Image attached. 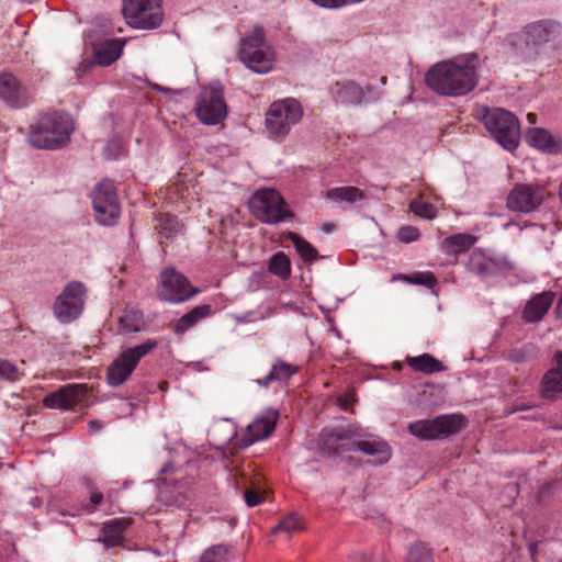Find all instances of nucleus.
Returning a JSON list of instances; mask_svg holds the SVG:
<instances>
[{"instance_id": "46", "label": "nucleus", "mask_w": 562, "mask_h": 562, "mask_svg": "<svg viewBox=\"0 0 562 562\" xmlns=\"http://www.w3.org/2000/svg\"><path fill=\"white\" fill-rule=\"evenodd\" d=\"M509 359L514 362H520L525 359L522 351L516 350L509 355Z\"/></svg>"}, {"instance_id": "33", "label": "nucleus", "mask_w": 562, "mask_h": 562, "mask_svg": "<svg viewBox=\"0 0 562 562\" xmlns=\"http://www.w3.org/2000/svg\"><path fill=\"white\" fill-rule=\"evenodd\" d=\"M288 238L293 243L297 254L304 261L313 262L318 259V251L315 247L294 232L288 233Z\"/></svg>"}, {"instance_id": "43", "label": "nucleus", "mask_w": 562, "mask_h": 562, "mask_svg": "<svg viewBox=\"0 0 562 562\" xmlns=\"http://www.w3.org/2000/svg\"><path fill=\"white\" fill-rule=\"evenodd\" d=\"M244 498H245L246 504L249 507L258 506L265 499L263 494L259 490H256V488H247L244 492Z\"/></svg>"}, {"instance_id": "23", "label": "nucleus", "mask_w": 562, "mask_h": 562, "mask_svg": "<svg viewBox=\"0 0 562 562\" xmlns=\"http://www.w3.org/2000/svg\"><path fill=\"white\" fill-rule=\"evenodd\" d=\"M526 140L531 147L547 154L557 155L562 151V140L555 139L553 135L544 128H529L526 133Z\"/></svg>"}, {"instance_id": "52", "label": "nucleus", "mask_w": 562, "mask_h": 562, "mask_svg": "<svg viewBox=\"0 0 562 562\" xmlns=\"http://www.w3.org/2000/svg\"><path fill=\"white\" fill-rule=\"evenodd\" d=\"M527 119H528V122H529L530 124H535V123H536V121H537V115H536L535 113H529V114L527 115Z\"/></svg>"}, {"instance_id": "36", "label": "nucleus", "mask_w": 562, "mask_h": 562, "mask_svg": "<svg viewBox=\"0 0 562 562\" xmlns=\"http://www.w3.org/2000/svg\"><path fill=\"white\" fill-rule=\"evenodd\" d=\"M119 324L123 333L137 331L142 324V314L138 311H128L120 317Z\"/></svg>"}, {"instance_id": "4", "label": "nucleus", "mask_w": 562, "mask_h": 562, "mask_svg": "<svg viewBox=\"0 0 562 562\" xmlns=\"http://www.w3.org/2000/svg\"><path fill=\"white\" fill-rule=\"evenodd\" d=\"M482 121L488 132L505 149L514 150L518 147L520 125L517 117L504 109L482 110Z\"/></svg>"}, {"instance_id": "53", "label": "nucleus", "mask_w": 562, "mask_h": 562, "mask_svg": "<svg viewBox=\"0 0 562 562\" xmlns=\"http://www.w3.org/2000/svg\"><path fill=\"white\" fill-rule=\"evenodd\" d=\"M559 196L562 202V181H561L560 189H559Z\"/></svg>"}, {"instance_id": "2", "label": "nucleus", "mask_w": 562, "mask_h": 562, "mask_svg": "<svg viewBox=\"0 0 562 562\" xmlns=\"http://www.w3.org/2000/svg\"><path fill=\"white\" fill-rule=\"evenodd\" d=\"M75 131L69 114L61 111L40 114L29 127V143L40 149L55 150L64 147Z\"/></svg>"}, {"instance_id": "30", "label": "nucleus", "mask_w": 562, "mask_h": 562, "mask_svg": "<svg viewBox=\"0 0 562 562\" xmlns=\"http://www.w3.org/2000/svg\"><path fill=\"white\" fill-rule=\"evenodd\" d=\"M130 520L125 518L112 519L103 526V542L106 547H115L121 543L124 531L128 528Z\"/></svg>"}, {"instance_id": "32", "label": "nucleus", "mask_w": 562, "mask_h": 562, "mask_svg": "<svg viewBox=\"0 0 562 562\" xmlns=\"http://www.w3.org/2000/svg\"><path fill=\"white\" fill-rule=\"evenodd\" d=\"M324 196L328 200L356 203L364 199V193L357 187H338L327 190Z\"/></svg>"}, {"instance_id": "5", "label": "nucleus", "mask_w": 562, "mask_h": 562, "mask_svg": "<svg viewBox=\"0 0 562 562\" xmlns=\"http://www.w3.org/2000/svg\"><path fill=\"white\" fill-rule=\"evenodd\" d=\"M156 340L145 342L123 350L120 356L109 366L106 381L111 386H120L131 376L140 359L157 347Z\"/></svg>"}, {"instance_id": "22", "label": "nucleus", "mask_w": 562, "mask_h": 562, "mask_svg": "<svg viewBox=\"0 0 562 562\" xmlns=\"http://www.w3.org/2000/svg\"><path fill=\"white\" fill-rule=\"evenodd\" d=\"M555 299L552 291H543L532 296L525 305L521 317L526 323H538L548 313Z\"/></svg>"}, {"instance_id": "48", "label": "nucleus", "mask_w": 562, "mask_h": 562, "mask_svg": "<svg viewBox=\"0 0 562 562\" xmlns=\"http://www.w3.org/2000/svg\"><path fill=\"white\" fill-rule=\"evenodd\" d=\"M367 562H387L383 553H373Z\"/></svg>"}, {"instance_id": "8", "label": "nucleus", "mask_w": 562, "mask_h": 562, "mask_svg": "<svg viewBox=\"0 0 562 562\" xmlns=\"http://www.w3.org/2000/svg\"><path fill=\"white\" fill-rule=\"evenodd\" d=\"M462 415H440L432 419H422L411 423L408 431L420 440H435L454 435L464 426Z\"/></svg>"}, {"instance_id": "21", "label": "nucleus", "mask_w": 562, "mask_h": 562, "mask_svg": "<svg viewBox=\"0 0 562 562\" xmlns=\"http://www.w3.org/2000/svg\"><path fill=\"white\" fill-rule=\"evenodd\" d=\"M555 367L548 370L541 379L540 395L548 401H557L562 394V350L554 355Z\"/></svg>"}, {"instance_id": "15", "label": "nucleus", "mask_w": 562, "mask_h": 562, "mask_svg": "<svg viewBox=\"0 0 562 562\" xmlns=\"http://www.w3.org/2000/svg\"><path fill=\"white\" fill-rule=\"evenodd\" d=\"M278 418V411H265L247 426L246 431L241 437H236L234 445L239 448H246L258 440L268 438L274 431Z\"/></svg>"}, {"instance_id": "19", "label": "nucleus", "mask_w": 562, "mask_h": 562, "mask_svg": "<svg viewBox=\"0 0 562 562\" xmlns=\"http://www.w3.org/2000/svg\"><path fill=\"white\" fill-rule=\"evenodd\" d=\"M0 98L11 108H24L30 102V93L12 74L0 75Z\"/></svg>"}, {"instance_id": "44", "label": "nucleus", "mask_w": 562, "mask_h": 562, "mask_svg": "<svg viewBox=\"0 0 562 562\" xmlns=\"http://www.w3.org/2000/svg\"><path fill=\"white\" fill-rule=\"evenodd\" d=\"M398 239L403 243H411L417 240L419 237V232L416 227L413 226H404L398 231Z\"/></svg>"}, {"instance_id": "25", "label": "nucleus", "mask_w": 562, "mask_h": 562, "mask_svg": "<svg viewBox=\"0 0 562 562\" xmlns=\"http://www.w3.org/2000/svg\"><path fill=\"white\" fill-rule=\"evenodd\" d=\"M467 268L480 278L493 277L499 271L498 263L487 257L481 249H475L471 252L467 261Z\"/></svg>"}, {"instance_id": "27", "label": "nucleus", "mask_w": 562, "mask_h": 562, "mask_svg": "<svg viewBox=\"0 0 562 562\" xmlns=\"http://www.w3.org/2000/svg\"><path fill=\"white\" fill-rule=\"evenodd\" d=\"M476 240L477 237L471 234H456L442 240L441 250L448 256H458L470 249Z\"/></svg>"}, {"instance_id": "16", "label": "nucleus", "mask_w": 562, "mask_h": 562, "mask_svg": "<svg viewBox=\"0 0 562 562\" xmlns=\"http://www.w3.org/2000/svg\"><path fill=\"white\" fill-rule=\"evenodd\" d=\"M358 430L352 427L335 429L322 436V450L328 454H342L356 451Z\"/></svg>"}, {"instance_id": "20", "label": "nucleus", "mask_w": 562, "mask_h": 562, "mask_svg": "<svg viewBox=\"0 0 562 562\" xmlns=\"http://www.w3.org/2000/svg\"><path fill=\"white\" fill-rule=\"evenodd\" d=\"M372 91L373 87L368 86L364 89L352 80L337 81L331 88L335 102L344 106L361 105L366 99V94Z\"/></svg>"}, {"instance_id": "28", "label": "nucleus", "mask_w": 562, "mask_h": 562, "mask_svg": "<svg viewBox=\"0 0 562 562\" xmlns=\"http://www.w3.org/2000/svg\"><path fill=\"white\" fill-rule=\"evenodd\" d=\"M405 362L414 372L432 374L446 370L443 363L430 353H423L416 357H406Z\"/></svg>"}, {"instance_id": "18", "label": "nucleus", "mask_w": 562, "mask_h": 562, "mask_svg": "<svg viewBox=\"0 0 562 562\" xmlns=\"http://www.w3.org/2000/svg\"><path fill=\"white\" fill-rule=\"evenodd\" d=\"M522 33L528 45L540 46L561 37L562 26L557 22L544 20L526 25Z\"/></svg>"}, {"instance_id": "39", "label": "nucleus", "mask_w": 562, "mask_h": 562, "mask_svg": "<svg viewBox=\"0 0 562 562\" xmlns=\"http://www.w3.org/2000/svg\"><path fill=\"white\" fill-rule=\"evenodd\" d=\"M228 555V549L217 544L205 550L201 555L200 562H227Z\"/></svg>"}, {"instance_id": "26", "label": "nucleus", "mask_w": 562, "mask_h": 562, "mask_svg": "<svg viewBox=\"0 0 562 562\" xmlns=\"http://www.w3.org/2000/svg\"><path fill=\"white\" fill-rule=\"evenodd\" d=\"M125 41L114 38L100 43L94 49V61L100 66H109L114 63L123 52Z\"/></svg>"}, {"instance_id": "11", "label": "nucleus", "mask_w": 562, "mask_h": 562, "mask_svg": "<svg viewBox=\"0 0 562 562\" xmlns=\"http://www.w3.org/2000/svg\"><path fill=\"white\" fill-rule=\"evenodd\" d=\"M86 288L82 283L69 282L56 297L53 312L63 324H69L79 317L85 306Z\"/></svg>"}, {"instance_id": "45", "label": "nucleus", "mask_w": 562, "mask_h": 562, "mask_svg": "<svg viewBox=\"0 0 562 562\" xmlns=\"http://www.w3.org/2000/svg\"><path fill=\"white\" fill-rule=\"evenodd\" d=\"M103 501V495L102 493L100 492H92L91 495H90V503L92 506H97L99 504H101V502Z\"/></svg>"}, {"instance_id": "3", "label": "nucleus", "mask_w": 562, "mask_h": 562, "mask_svg": "<svg viewBox=\"0 0 562 562\" xmlns=\"http://www.w3.org/2000/svg\"><path fill=\"white\" fill-rule=\"evenodd\" d=\"M238 56L246 67L255 72L266 74L272 69L274 53L266 41L263 27L255 26L241 38Z\"/></svg>"}, {"instance_id": "35", "label": "nucleus", "mask_w": 562, "mask_h": 562, "mask_svg": "<svg viewBox=\"0 0 562 562\" xmlns=\"http://www.w3.org/2000/svg\"><path fill=\"white\" fill-rule=\"evenodd\" d=\"M268 270L280 279L285 280L291 274V261L283 251H278L270 258Z\"/></svg>"}, {"instance_id": "42", "label": "nucleus", "mask_w": 562, "mask_h": 562, "mask_svg": "<svg viewBox=\"0 0 562 562\" xmlns=\"http://www.w3.org/2000/svg\"><path fill=\"white\" fill-rule=\"evenodd\" d=\"M18 372L16 366L8 360L0 359V378L13 381L18 379Z\"/></svg>"}, {"instance_id": "34", "label": "nucleus", "mask_w": 562, "mask_h": 562, "mask_svg": "<svg viewBox=\"0 0 562 562\" xmlns=\"http://www.w3.org/2000/svg\"><path fill=\"white\" fill-rule=\"evenodd\" d=\"M304 529V521L296 513H291L283 517L279 524L271 529L272 535L285 533L289 537L292 533L299 532Z\"/></svg>"}, {"instance_id": "10", "label": "nucleus", "mask_w": 562, "mask_h": 562, "mask_svg": "<svg viewBox=\"0 0 562 562\" xmlns=\"http://www.w3.org/2000/svg\"><path fill=\"white\" fill-rule=\"evenodd\" d=\"M195 113L198 119L206 125L221 123L227 115L223 89L214 85L205 87L199 94Z\"/></svg>"}, {"instance_id": "38", "label": "nucleus", "mask_w": 562, "mask_h": 562, "mask_svg": "<svg viewBox=\"0 0 562 562\" xmlns=\"http://www.w3.org/2000/svg\"><path fill=\"white\" fill-rule=\"evenodd\" d=\"M394 279L404 280L413 284L424 285L432 289L437 284V279L431 272H418L413 276L400 274Z\"/></svg>"}, {"instance_id": "31", "label": "nucleus", "mask_w": 562, "mask_h": 562, "mask_svg": "<svg viewBox=\"0 0 562 562\" xmlns=\"http://www.w3.org/2000/svg\"><path fill=\"white\" fill-rule=\"evenodd\" d=\"M299 367L278 360L270 371V373L262 380H257V383L261 386H268L272 381L283 382L290 379L292 375L299 372Z\"/></svg>"}, {"instance_id": "49", "label": "nucleus", "mask_w": 562, "mask_h": 562, "mask_svg": "<svg viewBox=\"0 0 562 562\" xmlns=\"http://www.w3.org/2000/svg\"><path fill=\"white\" fill-rule=\"evenodd\" d=\"M554 313L557 318L562 322V293L554 308Z\"/></svg>"}, {"instance_id": "1", "label": "nucleus", "mask_w": 562, "mask_h": 562, "mask_svg": "<svg viewBox=\"0 0 562 562\" xmlns=\"http://www.w3.org/2000/svg\"><path fill=\"white\" fill-rule=\"evenodd\" d=\"M479 55L471 53L434 65L425 81L436 93L460 97L471 92L477 85Z\"/></svg>"}, {"instance_id": "50", "label": "nucleus", "mask_w": 562, "mask_h": 562, "mask_svg": "<svg viewBox=\"0 0 562 562\" xmlns=\"http://www.w3.org/2000/svg\"><path fill=\"white\" fill-rule=\"evenodd\" d=\"M335 229V225L333 223H324L322 225V231L325 233V234H329L331 233Z\"/></svg>"}, {"instance_id": "17", "label": "nucleus", "mask_w": 562, "mask_h": 562, "mask_svg": "<svg viewBox=\"0 0 562 562\" xmlns=\"http://www.w3.org/2000/svg\"><path fill=\"white\" fill-rule=\"evenodd\" d=\"M87 391V384H67L47 394L43 404L53 409H69L83 401Z\"/></svg>"}, {"instance_id": "12", "label": "nucleus", "mask_w": 562, "mask_h": 562, "mask_svg": "<svg viewBox=\"0 0 562 562\" xmlns=\"http://www.w3.org/2000/svg\"><path fill=\"white\" fill-rule=\"evenodd\" d=\"M548 190L539 183H517L506 199L510 211L529 213L538 209L548 196Z\"/></svg>"}, {"instance_id": "14", "label": "nucleus", "mask_w": 562, "mask_h": 562, "mask_svg": "<svg viewBox=\"0 0 562 562\" xmlns=\"http://www.w3.org/2000/svg\"><path fill=\"white\" fill-rule=\"evenodd\" d=\"M196 293L198 290L190 284L189 280L173 268H166L160 272L158 291L160 299L170 303H181Z\"/></svg>"}, {"instance_id": "37", "label": "nucleus", "mask_w": 562, "mask_h": 562, "mask_svg": "<svg viewBox=\"0 0 562 562\" xmlns=\"http://www.w3.org/2000/svg\"><path fill=\"white\" fill-rule=\"evenodd\" d=\"M159 232V235L164 238H171L173 235L179 232L180 224L175 216L169 214H165L159 218V224L156 226Z\"/></svg>"}, {"instance_id": "6", "label": "nucleus", "mask_w": 562, "mask_h": 562, "mask_svg": "<svg viewBox=\"0 0 562 562\" xmlns=\"http://www.w3.org/2000/svg\"><path fill=\"white\" fill-rule=\"evenodd\" d=\"M249 206L255 217L262 223L276 224L293 217V213L285 209L283 198L276 190L257 191L250 199Z\"/></svg>"}, {"instance_id": "7", "label": "nucleus", "mask_w": 562, "mask_h": 562, "mask_svg": "<svg viewBox=\"0 0 562 562\" xmlns=\"http://www.w3.org/2000/svg\"><path fill=\"white\" fill-rule=\"evenodd\" d=\"M122 11L130 26L142 30L158 27L164 18L161 0H123Z\"/></svg>"}, {"instance_id": "47", "label": "nucleus", "mask_w": 562, "mask_h": 562, "mask_svg": "<svg viewBox=\"0 0 562 562\" xmlns=\"http://www.w3.org/2000/svg\"><path fill=\"white\" fill-rule=\"evenodd\" d=\"M88 426L91 431H98V430L102 429V427H103L102 422H100L98 419L90 420Z\"/></svg>"}, {"instance_id": "40", "label": "nucleus", "mask_w": 562, "mask_h": 562, "mask_svg": "<svg viewBox=\"0 0 562 562\" xmlns=\"http://www.w3.org/2000/svg\"><path fill=\"white\" fill-rule=\"evenodd\" d=\"M407 562H432L430 551L422 543L414 544L408 551Z\"/></svg>"}, {"instance_id": "9", "label": "nucleus", "mask_w": 562, "mask_h": 562, "mask_svg": "<svg viewBox=\"0 0 562 562\" xmlns=\"http://www.w3.org/2000/svg\"><path fill=\"white\" fill-rule=\"evenodd\" d=\"M303 116L301 104L294 99L273 102L266 116L267 130L276 136L286 135Z\"/></svg>"}, {"instance_id": "41", "label": "nucleus", "mask_w": 562, "mask_h": 562, "mask_svg": "<svg viewBox=\"0 0 562 562\" xmlns=\"http://www.w3.org/2000/svg\"><path fill=\"white\" fill-rule=\"evenodd\" d=\"M411 210L420 217L424 218H434L436 216V209L426 202L423 201H413L411 202Z\"/></svg>"}, {"instance_id": "51", "label": "nucleus", "mask_w": 562, "mask_h": 562, "mask_svg": "<svg viewBox=\"0 0 562 562\" xmlns=\"http://www.w3.org/2000/svg\"><path fill=\"white\" fill-rule=\"evenodd\" d=\"M531 407H533V406L532 405L526 406V405L518 404V403L515 404V411H526V409H529Z\"/></svg>"}, {"instance_id": "13", "label": "nucleus", "mask_w": 562, "mask_h": 562, "mask_svg": "<svg viewBox=\"0 0 562 562\" xmlns=\"http://www.w3.org/2000/svg\"><path fill=\"white\" fill-rule=\"evenodd\" d=\"M92 203L100 224L112 225L119 218L121 206L112 181L103 180L95 187Z\"/></svg>"}, {"instance_id": "29", "label": "nucleus", "mask_w": 562, "mask_h": 562, "mask_svg": "<svg viewBox=\"0 0 562 562\" xmlns=\"http://www.w3.org/2000/svg\"><path fill=\"white\" fill-rule=\"evenodd\" d=\"M211 314L210 305H200L184 314L170 327L177 335H182L192 328L199 321L207 317Z\"/></svg>"}, {"instance_id": "24", "label": "nucleus", "mask_w": 562, "mask_h": 562, "mask_svg": "<svg viewBox=\"0 0 562 562\" xmlns=\"http://www.w3.org/2000/svg\"><path fill=\"white\" fill-rule=\"evenodd\" d=\"M372 438V436H370ZM356 451L363 452L367 456L375 458L378 463H386L392 451L390 446L380 439H364L363 436L358 431V440L356 441Z\"/></svg>"}]
</instances>
